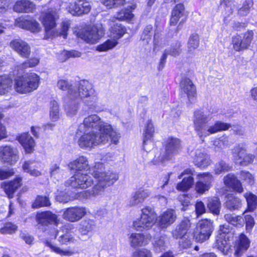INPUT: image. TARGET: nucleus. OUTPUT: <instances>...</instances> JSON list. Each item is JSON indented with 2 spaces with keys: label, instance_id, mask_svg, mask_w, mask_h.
Listing matches in <instances>:
<instances>
[{
  "label": "nucleus",
  "instance_id": "f257e3e1",
  "mask_svg": "<svg viewBox=\"0 0 257 257\" xmlns=\"http://www.w3.org/2000/svg\"><path fill=\"white\" fill-rule=\"evenodd\" d=\"M70 170L78 171L89 169L90 173L96 180V183L91 190L82 191L77 198H90L101 195L104 189L113 185L118 179V175L110 170H105L103 164L96 163L94 166L89 167L86 157L81 156L68 164Z\"/></svg>",
  "mask_w": 257,
  "mask_h": 257
},
{
  "label": "nucleus",
  "instance_id": "f03ea898",
  "mask_svg": "<svg viewBox=\"0 0 257 257\" xmlns=\"http://www.w3.org/2000/svg\"><path fill=\"white\" fill-rule=\"evenodd\" d=\"M212 117L211 112L207 110L197 109L194 112L193 121L194 129L200 138L227 130L230 127V124L220 121L211 125L206 124Z\"/></svg>",
  "mask_w": 257,
  "mask_h": 257
},
{
  "label": "nucleus",
  "instance_id": "7ed1b4c3",
  "mask_svg": "<svg viewBox=\"0 0 257 257\" xmlns=\"http://www.w3.org/2000/svg\"><path fill=\"white\" fill-rule=\"evenodd\" d=\"M88 131L97 132V133L107 134L110 137L111 142L117 144L119 142L120 135L114 131L110 124L102 120L97 114H92L84 118L82 123L78 127L77 133Z\"/></svg>",
  "mask_w": 257,
  "mask_h": 257
},
{
  "label": "nucleus",
  "instance_id": "20e7f679",
  "mask_svg": "<svg viewBox=\"0 0 257 257\" xmlns=\"http://www.w3.org/2000/svg\"><path fill=\"white\" fill-rule=\"evenodd\" d=\"M59 18L58 12L56 9H49L46 12L42 13L40 20L42 21L45 29V38L62 36L66 39L67 36V31L70 27V23L68 20L63 21L61 24L60 32L55 30L56 21Z\"/></svg>",
  "mask_w": 257,
  "mask_h": 257
},
{
  "label": "nucleus",
  "instance_id": "39448f33",
  "mask_svg": "<svg viewBox=\"0 0 257 257\" xmlns=\"http://www.w3.org/2000/svg\"><path fill=\"white\" fill-rule=\"evenodd\" d=\"M83 133L77 141L79 146L82 149H91L99 145L109 142L110 137L107 134H99L97 132L88 131Z\"/></svg>",
  "mask_w": 257,
  "mask_h": 257
},
{
  "label": "nucleus",
  "instance_id": "423d86ee",
  "mask_svg": "<svg viewBox=\"0 0 257 257\" xmlns=\"http://www.w3.org/2000/svg\"><path fill=\"white\" fill-rule=\"evenodd\" d=\"M39 83L40 77L37 74L27 73L16 79L15 87L17 92L27 93L37 89Z\"/></svg>",
  "mask_w": 257,
  "mask_h": 257
},
{
  "label": "nucleus",
  "instance_id": "0eeeda50",
  "mask_svg": "<svg viewBox=\"0 0 257 257\" xmlns=\"http://www.w3.org/2000/svg\"><path fill=\"white\" fill-rule=\"evenodd\" d=\"M157 219V215L154 209L147 206L142 209V214L140 220L133 222V227L138 231L151 228L155 224Z\"/></svg>",
  "mask_w": 257,
  "mask_h": 257
},
{
  "label": "nucleus",
  "instance_id": "6e6552de",
  "mask_svg": "<svg viewBox=\"0 0 257 257\" xmlns=\"http://www.w3.org/2000/svg\"><path fill=\"white\" fill-rule=\"evenodd\" d=\"M164 147L165 151L155 157L156 162H164L172 159L181 147L180 140L176 138H168L164 142Z\"/></svg>",
  "mask_w": 257,
  "mask_h": 257
},
{
  "label": "nucleus",
  "instance_id": "1a4fd4ad",
  "mask_svg": "<svg viewBox=\"0 0 257 257\" xmlns=\"http://www.w3.org/2000/svg\"><path fill=\"white\" fill-rule=\"evenodd\" d=\"M111 36L113 39H108L96 47L99 52H105L115 47L118 42L117 40L121 38L125 33V29L121 25H114L111 29Z\"/></svg>",
  "mask_w": 257,
  "mask_h": 257
},
{
  "label": "nucleus",
  "instance_id": "9d476101",
  "mask_svg": "<svg viewBox=\"0 0 257 257\" xmlns=\"http://www.w3.org/2000/svg\"><path fill=\"white\" fill-rule=\"evenodd\" d=\"M94 183L92 177L87 174L77 173L66 182L67 186L74 188L86 189Z\"/></svg>",
  "mask_w": 257,
  "mask_h": 257
},
{
  "label": "nucleus",
  "instance_id": "9b49d317",
  "mask_svg": "<svg viewBox=\"0 0 257 257\" xmlns=\"http://www.w3.org/2000/svg\"><path fill=\"white\" fill-rule=\"evenodd\" d=\"M104 30L100 25L93 26L80 33L78 36L89 44H95L103 36Z\"/></svg>",
  "mask_w": 257,
  "mask_h": 257
},
{
  "label": "nucleus",
  "instance_id": "f8f14e48",
  "mask_svg": "<svg viewBox=\"0 0 257 257\" xmlns=\"http://www.w3.org/2000/svg\"><path fill=\"white\" fill-rule=\"evenodd\" d=\"M18 149L10 145L0 146V161L10 165L15 164L19 159Z\"/></svg>",
  "mask_w": 257,
  "mask_h": 257
},
{
  "label": "nucleus",
  "instance_id": "ddd939ff",
  "mask_svg": "<svg viewBox=\"0 0 257 257\" xmlns=\"http://www.w3.org/2000/svg\"><path fill=\"white\" fill-rule=\"evenodd\" d=\"M246 144L240 143L237 145L233 149V154L235 162L240 165L246 166L251 163L255 156L252 154L244 155L246 152Z\"/></svg>",
  "mask_w": 257,
  "mask_h": 257
},
{
  "label": "nucleus",
  "instance_id": "4468645a",
  "mask_svg": "<svg viewBox=\"0 0 257 257\" xmlns=\"http://www.w3.org/2000/svg\"><path fill=\"white\" fill-rule=\"evenodd\" d=\"M197 179L198 181L195 184V190L198 194H203L210 188L213 177L209 173H203L198 174Z\"/></svg>",
  "mask_w": 257,
  "mask_h": 257
},
{
  "label": "nucleus",
  "instance_id": "2eb2a0df",
  "mask_svg": "<svg viewBox=\"0 0 257 257\" xmlns=\"http://www.w3.org/2000/svg\"><path fill=\"white\" fill-rule=\"evenodd\" d=\"M253 36V32L249 31L244 34L243 38L239 35L233 37L232 40L233 49L236 51H239L247 48L250 45Z\"/></svg>",
  "mask_w": 257,
  "mask_h": 257
},
{
  "label": "nucleus",
  "instance_id": "dca6fc26",
  "mask_svg": "<svg viewBox=\"0 0 257 257\" xmlns=\"http://www.w3.org/2000/svg\"><path fill=\"white\" fill-rule=\"evenodd\" d=\"M84 207L74 206L66 208L63 212V217L70 222H75L81 219L86 214Z\"/></svg>",
  "mask_w": 257,
  "mask_h": 257
},
{
  "label": "nucleus",
  "instance_id": "f3484780",
  "mask_svg": "<svg viewBox=\"0 0 257 257\" xmlns=\"http://www.w3.org/2000/svg\"><path fill=\"white\" fill-rule=\"evenodd\" d=\"M10 47L20 56L27 58L31 53V47L25 41L21 39L13 40L10 43Z\"/></svg>",
  "mask_w": 257,
  "mask_h": 257
},
{
  "label": "nucleus",
  "instance_id": "a211bd4d",
  "mask_svg": "<svg viewBox=\"0 0 257 257\" xmlns=\"http://www.w3.org/2000/svg\"><path fill=\"white\" fill-rule=\"evenodd\" d=\"M91 9V6L87 0L82 1L81 2L79 1L70 4L68 8V11L72 15H82L88 13Z\"/></svg>",
  "mask_w": 257,
  "mask_h": 257
},
{
  "label": "nucleus",
  "instance_id": "6ab92c4d",
  "mask_svg": "<svg viewBox=\"0 0 257 257\" xmlns=\"http://www.w3.org/2000/svg\"><path fill=\"white\" fill-rule=\"evenodd\" d=\"M94 91L91 84L87 81H81L79 83L78 88L74 90L73 98L78 99V98L80 97L83 100L90 95H92Z\"/></svg>",
  "mask_w": 257,
  "mask_h": 257
},
{
  "label": "nucleus",
  "instance_id": "aec40b11",
  "mask_svg": "<svg viewBox=\"0 0 257 257\" xmlns=\"http://www.w3.org/2000/svg\"><path fill=\"white\" fill-rule=\"evenodd\" d=\"M250 241L243 233H241L236 237L234 243V254L239 257L247 250L249 246Z\"/></svg>",
  "mask_w": 257,
  "mask_h": 257
},
{
  "label": "nucleus",
  "instance_id": "412c9836",
  "mask_svg": "<svg viewBox=\"0 0 257 257\" xmlns=\"http://www.w3.org/2000/svg\"><path fill=\"white\" fill-rule=\"evenodd\" d=\"M151 239L149 234L133 233L129 237L130 245L133 247L145 246L148 244Z\"/></svg>",
  "mask_w": 257,
  "mask_h": 257
},
{
  "label": "nucleus",
  "instance_id": "4be33fe9",
  "mask_svg": "<svg viewBox=\"0 0 257 257\" xmlns=\"http://www.w3.org/2000/svg\"><path fill=\"white\" fill-rule=\"evenodd\" d=\"M15 24L20 28L29 30L33 33L39 32L41 30L40 24L34 20L20 18L16 20Z\"/></svg>",
  "mask_w": 257,
  "mask_h": 257
},
{
  "label": "nucleus",
  "instance_id": "5701e85b",
  "mask_svg": "<svg viewBox=\"0 0 257 257\" xmlns=\"http://www.w3.org/2000/svg\"><path fill=\"white\" fill-rule=\"evenodd\" d=\"M36 220L39 224L48 225L54 224L57 225L59 222L57 216L50 211L39 212L36 215Z\"/></svg>",
  "mask_w": 257,
  "mask_h": 257
},
{
  "label": "nucleus",
  "instance_id": "b1692460",
  "mask_svg": "<svg viewBox=\"0 0 257 257\" xmlns=\"http://www.w3.org/2000/svg\"><path fill=\"white\" fill-rule=\"evenodd\" d=\"M176 219V215L173 209H168L157 219V223L161 228H165L173 224Z\"/></svg>",
  "mask_w": 257,
  "mask_h": 257
},
{
  "label": "nucleus",
  "instance_id": "393cba45",
  "mask_svg": "<svg viewBox=\"0 0 257 257\" xmlns=\"http://www.w3.org/2000/svg\"><path fill=\"white\" fill-rule=\"evenodd\" d=\"M190 227L191 222L190 220L185 218L172 231V235L177 239L183 238L187 235Z\"/></svg>",
  "mask_w": 257,
  "mask_h": 257
},
{
  "label": "nucleus",
  "instance_id": "a878e982",
  "mask_svg": "<svg viewBox=\"0 0 257 257\" xmlns=\"http://www.w3.org/2000/svg\"><path fill=\"white\" fill-rule=\"evenodd\" d=\"M22 179L18 177L12 181L2 183V187L9 198L13 197L15 192L22 185Z\"/></svg>",
  "mask_w": 257,
  "mask_h": 257
},
{
  "label": "nucleus",
  "instance_id": "bb28decb",
  "mask_svg": "<svg viewBox=\"0 0 257 257\" xmlns=\"http://www.w3.org/2000/svg\"><path fill=\"white\" fill-rule=\"evenodd\" d=\"M150 194L151 192L148 189H139L132 194L128 202V205L134 206L142 203Z\"/></svg>",
  "mask_w": 257,
  "mask_h": 257
},
{
  "label": "nucleus",
  "instance_id": "cd10ccee",
  "mask_svg": "<svg viewBox=\"0 0 257 257\" xmlns=\"http://www.w3.org/2000/svg\"><path fill=\"white\" fill-rule=\"evenodd\" d=\"M181 90L185 92L190 101L194 98L196 95V87L192 81L188 78H183L180 82Z\"/></svg>",
  "mask_w": 257,
  "mask_h": 257
},
{
  "label": "nucleus",
  "instance_id": "c85d7f7f",
  "mask_svg": "<svg viewBox=\"0 0 257 257\" xmlns=\"http://www.w3.org/2000/svg\"><path fill=\"white\" fill-rule=\"evenodd\" d=\"M194 162L197 166L205 168L210 164L211 160L209 156L204 153V151L196 150L193 156Z\"/></svg>",
  "mask_w": 257,
  "mask_h": 257
},
{
  "label": "nucleus",
  "instance_id": "c756f323",
  "mask_svg": "<svg viewBox=\"0 0 257 257\" xmlns=\"http://www.w3.org/2000/svg\"><path fill=\"white\" fill-rule=\"evenodd\" d=\"M84 104L89 109L93 110L97 112L102 110L100 100L94 91L92 95L83 99Z\"/></svg>",
  "mask_w": 257,
  "mask_h": 257
},
{
  "label": "nucleus",
  "instance_id": "7c9ffc66",
  "mask_svg": "<svg viewBox=\"0 0 257 257\" xmlns=\"http://www.w3.org/2000/svg\"><path fill=\"white\" fill-rule=\"evenodd\" d=\"M19 141L24 147L27 153H31L33 152L35 143L33 138L28 134H22L19 138Z\"/></svg>",
  "mask_w": 257,
  "mask_h": 257
},
{
  "label": "nucleus",
  "instance_id": "2f4dec72",
  "mask_svg": "<svg viewBox=\"0 0 257 257\" xmlns=\"http://www.w3.org/2000/svg\"><path fill=\"white\" fill-rule=\"evenodd\" d=\"M35 9L34 4L28 0L18 1L14 6V10L19 13H31Z\"/></svg>",
  "mask_w": 257,
  "mask_h": 257
},
{
  "label": "nucleus",
  "instance_id": "473e14b6",
  "mask_svg": "<svg viewBox=\"0 0 257 257\" xmlns=\"http://www.w3.org/2000/svg\"><path fill=\"white\" fill-rule=\"evenodd\" d=\"M224 183L229 188H232L238 193L243 192V188L240 182L233 174H228L223 179Z\"/></svg>",
  "mask_w": 257,
  "mask_h": 257
},
{
  "label": "nucleus",
  "instance_id": "72a5a7b5",
  "mask_svg": "<svg viewBox=\"0 0 257 257\" xmlns=\"http://www.w3.org/2000/svg\"><path fill=\"white\" fill-rule=\"evenodd\" d=\"M155 130L154 125L151 120H148L145 125L143 134V148L145 150L148 151V148H147V142L148 141L151 144L152 138L153 137Z\"/></svg>",
  "mask_w": 257,
  "mask_h": 257
},
{
  "label": "nucleus",
  "instance_id": "f704fd0d",
  "mask_svg": "<svg viewBox=\"0 0 257 257\" xmlns=\"http://www.w3.org/2000/svg\"><path fill=\"white\" fill-rule=\"evenodd\" d=\"M206 205L209 211L215 215H218L221 208L219 199L216 197L207 198Z\"/></svg>",
  "mask_w": 257,
  "mask_h": 257
},
{
  "label": "nucleus",
  "instance_id": "c9c22d12",
  "mask_svg": "<svg viewBox=\"0 0 257 257\" xmlns=\"http://www.w3.org/2000/svg\"><path fill=\"white\" fill-rule=\"evenodd\" d=\"M69 100L65 105V111L67 115L73 116L75 115L78 110L79 102L77 98H69Z\"/></svg>",
  "mask_w": 257,
  "mask_h": 257
},
{
  "label": "nucleus",
  "instance_id": "e433bc0d",
  "mask_svg": "<svg viewBox=\"0 0 257 257\" xmlns=\"http://www.w3.org/2000/svg\"><path fill=\"white\" fill-rule=\"evenodd\" d=\"M185 8L183 4H177L173 9L170 19V24L176 25L179 19L184 16Z\"/></svg>",
  "mask_w": 257,
  "mask_h": 257
},
{
  "label": "nucleus",
  "instance_id": "4c0bfd02",
  "mask_svg": "<svg viewBox=\"0 0 257 257\" xmlns=\"http://www.w3.org/2000/svg\"><path fill=\"white\" fill-rule=\"evenodd\" d=\"M35 164V162L34 161H25L22 166L24 171L29 173L30 175L33 176L37 177L40 176L41 173L35 168L36 166Z\"/></svg>",
  "mask_w": 257,
  "mask_h": 257
},
{
  "label": "nucleus",
  "instance_id": "58836bf2",
  "mask_svg": "<svg viewBox=\"0 0 257 257\" xmlns=\"http://www.w3.org/2000/svg\"><path fill=\"white\" fill-rule=\"evenodd\" d=\"M57 87L62 91H67L68 97L69 98H73V93L75 88L66 80L60 79L58 81L57 84Z\"/></svg>",
  "mask_w": 257,
  "mask_h": 257
},
{
  "label": "nucleus",
  "instance_id": "ea45409f",
  "mask_svg": "<svg viewBox=\"0 0 257 257\" xmlns=\"http://www.w3.org/2000/svg\"><path fill=\"white\" fill-rule=\"evenodd\" d=\"M241 206V202L239 198L232 194H229L226 196V206L228 209L230 210L237 209Z\"/></svg>",
  "mask_w": 257,
  "mask_h": 257
},
{
  "label": "nucleus",
  "instance_id": "a19ab883",
  "mask_svg": "<svg viewBox=\"0 0 257 257\" xmlns=\"http://www.w3.org/2000/svg\"><path fill=\"white\" fill-rule=\"evenodd\" d=\"M212 224L213 222L210 219H202L198 222L196 229H197L198 230H201L211 234L213 230Z\"/></svg>",
  "mask_w": 257,
  "mask_h": 257
},
{
  "label": "nucleus",
  "instance_id": "79ce46f5",
  "mask_svg": "<svg viewBox=\"0 0 257 257\" xmlns=\"http://www.w3.org/2000/svg\"><path fill=\"white\" fill-rule=\"evenodd\" d=\"M194 184V178L192 176L184 177L182 181L179 183L176 188L179 191H187L190 189Z\"/></svg>",
  "mask_w": 257,
  "mask_h": 257
},
{
  "label": "nucleus",
  "instance_id": "37998d69",
  "mask_svg": "<svg viewBox=\"0 0 257 257\" xmlns=\"http://www.w3.org/2000/svg\"><path fill=\"white\" fill-rule=\"evenodd\" d=\"M12 80L7 76H0V94L8 92L12 86Z\"/></svg>",
  "mask_w": 257,
  "mask_h": 257
},
{
  "label": "nucleus",
  "instance_id": "c03bdc74",
  "mask_svg": "<svg viewBox=\"0 0 257 257\" xmlns=\"http://www.w3.org/2000/svg\"><path fill=\"white\" fill-rule=\"evenodd\" d=\"M224 219L229 223L237 227L242 226L243 224V219L240 216L226 214L224 215Z\"/></svg>",
  "mask_w": 257,
  "mask_h": 257
},
{
  "label": "nucleus",
  "instance_id": "a18cd8bd",
  "mask_svg": "<svg viewBox=\"0 0 257 257\" xmlns=\"http://www.w3.org/2000/svg\"><path fill=\"white\" fill-rule=\"evenodd\" d=\"M50 117L52 121H56L60 117L59 107L57 101L52 100L50 103Z\"/></svg>",
  "mask_w": 257,
  "mask_h": 257
},
{
  "label": "nucleus",
  "instance_id": "49530a36",
  "mask_svg": "<svg viewBox=\"0 0 257 257\" xmlns=\"http://www.w3.org/2000/svg\"><path fill=\"white\" fill-rule=\"evenodd\" d=\"M244 197L247 203V210L250 211H253L257 205V197L250 192L245 193Z\"/></svg>",
  "mask_w": 257,
  "mask_h": 257
},
{
  "label": "nucleus",
  "instance_id": "de8ad7c7",
  "mask_svg": "<svg viewBox=\"0 0 257 257\" xmlns=\"http://www.w3.org/2000/svg\"><path fill=\"white\" fill-rule=\"evenodd\" d=\"M45 243L47 246L49 247L54 252L62 256H70L73 254V252L67 249H63L60 247L52 244L51 242L46 241Z\"/></svg>",
  "mask_w": 257,
  "mask_h": 257
},
{
  "label": "nucleus",
  "instance_id": "09e8293b",
  "mask_svg": "<svg viewBox=\"0 0 257 257\" xmlns=\"http://www.w3.org/2000/svg\"><path fill=\"white\" fill-rule=\"evenodd\" d=\"M199 44V38L197 34H192L189 38L188 43V52L192 53L198 48Z\"/></svg>",
  "mask_w": 257,
  "mask_h": 257
},
{
  "label": "nucleus",
  "instance_id": "8fccbe9b",
  "mask_svg": "<svg viewBox=\"0 0 257 257\" xmlns=\"http://www.w3.org/2000/svg\"><path fill=\"white\" fill-rule=\"evenodd\" d=\"M134 17V15L128 8L121 10L116 15V19L119 21H131Z\"/></svg>",
  "mask_w": 257,
  "mask_h": 257
},
{
  "label": "nucleus",
  "instance_id": "3c124183",
  "mask_svg": "<svg viewBox=\"0 0 257 257\" xmlns=\"http://www.w3.org/2000/svg\"><path fill=\"white\" fill-rule=\"evenodd\" d=\"M50 205V202L46 196H38L32 204L33 208H37L41 207L48 206Z\"/></svg>",
  "mask_w": 257,
  "mask_h": 257
},
{
  "label": "nucleus",
  "instance_id": "603ef678",
  "mask_svg": "<svg viewBox=\"0 0 257 257\" xmlns=\"http://www.w3.org/2000/svg\"><path fill=\"white\" fill-rule=\"evenodd\" d=\"M17 229L18 227L15 224L11 222H8L0 228V233L3 234H11L14 233Z\"/></svg>",
  "mask_w": 257,
  "mask_h": 257
},
{
  "label": "nucleus",
  "instance_id": "864d4df0",
  "mask_svg": "<svg viewBox=\"0 0 257 257\" xmlns=\"http://www.w3.org/2000/svg\"><path fill=\"white\" fill-rule=\"evenodd\" d=\"M253 6L252 0H245L242 3V6L238 10V13L240 16H246L249 12L250 9Z\"/></svg>",
  "mask_w": 257,
  "mask_h": 257
},
{
  "label": "nucleus",
  "instance_id": "5fc2aeb1",
  "mask_svg": "<svg viewBox=\"0 0 257 257\" xmlns=\"http://www.w3.org/2000/svg\"><path fill=\"white\" fill-rule=\"evenodd\" d=\"M211 233L198 230L197 229H196L194 233V238L197 242L202 243L208 239Z\"/></svg>",
  "mask_w": 257,
  "mask_h": 257
},
{
  "label": "nucleus",
  "instance_id": "6e6d98bb",
  "mask_svg": "<svg viewBox=\"0 0 257 257\" xmlns=\"http://www.w3.org/2000/svg\"><path fill=\"white\" fill-rule=\"evenodd\" d=\"M232 167L223 161H220L215 166L214 172L216 174L228 172L231 170Z\"/></svg>",
  "mask_w": 257,
  "mask_h": 257
},
{
  "label": "nucleus",
  "instance_id": "4d7b16f0",
  "mask_svg": "<svg viewBox=\"0 0 257 257\" xmlns=\"http://www.w3.org/2000/svg\"><path fill=\"white\" fill-rule=\"evenodd\" d=\"M101 3L108 8L111 9L117 8L123 5L125 0H100Z\"/></svg>",
  "mask_w": 257,
  "mask_h": 257
},
{
  "label": "nucleus",
  "instance_id": "13d9d810",
  "mask_svg": "<svg viewBox=\"0 0 257 257\" xmlns=\"http://www.w3.org/2000/svg\"><path fill=\"white\" fill-rule=\"evenodd\" d=\"M165 44V39L162 37L160 31L156 29L154 36V48L156 49L157 46L163 47Z\"/></svg>",
  "mask_w": 257,
  "mask_h": 257
},
{
  "label": "nucleus",
  "instance_id": "bf43d9fd",
  "mask_svg": "<svg viewBox=\"0 0 257 257\" xmlns=\"http://www.w3.org/2000/svg\"><path fill=\"white\" fill-rule=\"evenodd\" d=\"M218 233L221 237L229 240L230 237H232V233L230 231L229 225L223 224L219 227Z\"/></svg>",
  "mask_w": 257,
  "mask_h": 257
},
{
  "label": "nucleus",
  "instance_id": "052dcab7",
  "mask_svg": "<svg viewBox=\"0 0 257 257\" xmlns=\"http://www.w3.org/2000/svg\"><path fill=\"white\" fill-rule=\"evenodd\" d=\"M133 257H153L150 249L142 248L137 249L133 254Z\"/></svg>",
  "mask_w": 257,
  "mask_h": 257
},
{
  "label": "nucleus",
  "instance_id": "680f3d73",
  "mask_svg": "<svg viewBox=\"0 0 257 257\" xmlns=\"http://www.w3.org/2000/svg\"><path fill=\"white\" fill-rule=\"evenodd\" d=\"M82 192L78 193V194H76L75 195V196L74 197V198L71 197L69 195H68L67 193L62 192V193H61L60 195H58L56 196V200L60 202L65 203H67V202H69V201L72 200L74 199H80L79 198H77V197H78L80 193H81ZM84 198H82L80 199H84ZM85 198L86 199L87 198Z\"/></svg>",
  "mask_w": 257,
  "mask_h": 257
},
{
  "label": "nucleus",
  "instance_id": "e2e57ef3",
  "mask_svg": "<svg viewBox=\"0 0 257 257\" xmlns=\"http://www.w3.org/2000/svg\"><path fill=\"white\" fill-rule=\"evenodd\" d=\"M153 245L156 251L159 252L164 250L166 247L164 237H160L156 239L155 240Z\"/></svg>",
  "mask_w": 257,
  "mask_h": 257
},
{
  "label": "nucleus",
  "instance_id": "0e129e2a",
  "mask_svg": "<svg viewBox=\"0 0 257 257\" xmlns=\"http://www.w3.org/2000/svg\"><path fill=\"white\" fill-rule=\"evenodd\" d=\"M153 31V26L151 25H147L144 29L141 35V40L146 41L148 43L151 40L152 37V32Z\"/></svg>",
  "mask_w": 257,
  "mask_h": 257
},
{
  "label": "nucleus",
  "instance_id": "69168bd1",
  "mask_svg": "<svg viewBox=\"0 0 257 257\" xmlns=\"http://www.w3.org/2000/svg\"><path fill=\"white\" fill-rule=\"evenodd\" d=\"M64 171L56 164L53 165L50 168V173L54 178H60L62 177Z\"/></svg>",
  "mask_w": 257,
  "mask_h": 257
},
{
  "label": "nucleus",
  "instance_id": "338daca9",
  "mask_svg": "<svg viewBox=\"0 0 257 257\" xmlns=\"http://www.w3.org/2000/svg\"><path fill=\"white\" fill-rule=\"evenodd\" d=\"M58 241L61 244L67 245L69 243L73 242L74 238L71 234L66 233L60 235L58 238Z\"/></svg>",
  "mask_w": 257,
  "mask_h": 257
},
{
  "label": "nucleus",
  "instance_id": "774afa93",
  "mask_svg": "<svg viewBox=\"0 0 257 257\" xmlns=\"http://www.w3.org/2000/svg\"><path fill=\"white\" fill-rule=\"evenodd\" d=\"M240 178L248 184H252L254 182V177L248 171H242L240 172Z\"/></svg>",
  "mask_w": 257,
  "mask_h": 257
}]
</instances>
